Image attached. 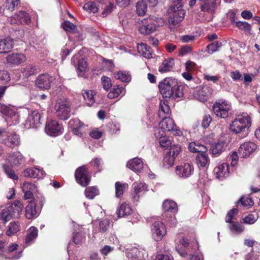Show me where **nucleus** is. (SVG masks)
Returning <instances> with one entry per match:
<instances>
[{"label": "nucleus", "mask_w": 260, "mask_h": 260, "mask_svg": "<svg viewBox=\"0 0 260 260\" xmlns=\"http://www.w3.org/2000/svg\"><path fill=\"white\" fill-rule=\"evenodd\" d=\"M158 87L164 98L176 99L183 95L182 88L177 84L175 79L167 78L159 83Z\"/></svg>", "instance_id": "f257e3e1"}, {"label": "nucleus", "mask_w": 260, "mask_h": 260, "mask_svg": "<svg viewBox=\"0 0 260 260\" xmlns=\"http://www.w3.org/2000/svg\"><path fill=\"white\" fill-rule=\"evenodd\" d=\"M251 124V119L246 113L237 115L230 124V130L235 134H242L246 136Z\"/></svg>", "instance_id": "f03ea898"}, {"label": "nucleus", "mask_w": 260, "mask_h": 260, "mask_svg": "<svg viewBox=\"0 0 260 260\" xmlns=\"http://www.w3.org/2000/svg\"><path fill=\"white\" fill-rule=\"evenodd\" d=\"M169 23L170 25L175 26L178 24L184 18L185 12L181 5L170 6L168 10Z\"/></svg>", "instance_id": "7ed1b4c3"}, {"label": "nucleus", "mask_w": 260, "mask_h": 260, "mask_svg": "<svg viewBox=\"0 0 260 260\" xmlns=\"http://www.w3.org/2000/svg\"><path fill=\"white\" fill-rule=\"evenodd\" d=\"M56 116L61 120H67L70 116L71 109L69 103L64 100H58L54 107Z\"/></svg>", "instance_id": "20e7f679"}, {"label": "nucleus", "mask_w": 260, "mask_h": 260, "mask_svg": "<svg viewBox=\"0 0 260 260\" xmlns=\"http://www.w3.org/2000/svg\"><path fill=\"white\" fill-rule=\"evenodd\" d=\"M231 108V105L224 101L215 102L213 105L212 109L217 117L225 119L229 116Z\"/></svg>", "instance_id": "39448f33"}, {"label": "nucleus", "mask_w": 260, "mask_h": 260, "mask_svg": "<svg viewBox=\"0 0 260 260\" xmlns=\"http://www.w3.org/2000/svg\"><path fill=\"white\" fill-rule=\"evenodd\" d=\"M1 112L6 117V119L8 122H11L10 124L16 125L19 121V115L16 112L5 105L0 106Z\"/></svg>", "instance_id": "423d86ee"}, {"label": "nucleus", "mask_w": 260, "mask_h": 260, "mask_svg": "<svg viewBox=\"0 0 260 260\" xmlns=\"http://www.w3.org/2000/svg\"><path fill=\"white\" fill-rule=\"evenodd\" d=\"M77 182L83 187L87 186L90 181V177L85 166H83L77 168L75 173Z\"/></svg>", "instance_id": "0eeeda50"}, {"label": "nucleus", "mask_w": 260, "mask_h": 260, "mask_svg": "<svg viewBox=\"0 0 260 260\" xmlns=\"http://www.w3.org/2000/svg\"><path fill=\"white\" fill-rule=\"evenodd\" d=\"M45 131L49 135L56 136L62 133L63 128L56 120H50L46 122Z\"/></svg>", "instance_id": "6e6552de"}, {"label": "nucleus", "mask_w": 260, "mask_h": 260, "mask_svg": "<svg viewBox=\"0 0 260 260\" xmlns=\"http://www.w3.org/2000/svg\"><path fill=\"white\" fill-rule=\"evenodd\" d=\"M152 237L155 241L160 240L166 234L167 231L164 223L160 221H155L151 228Z\"/></svg>", "instance_id": "1a4fd4ad"}, {"label": "nucleus", "mask_w": 260, "mask_h": 260, "mask_svg": "<svg viewBox=\"0 0 260 260\" xmlns=\"http://www.w3.org/2000/svg\"><path fill=\"white\" fill-rule=\"evenodd\" d=\"M41 115L37 110L32 111L29 114L24 126L26 128H37L41 124Z\"/></svg>", "instance_id": "9d476101"}, {"label": "nucleus", "mask_w": 260, "mask_h": 260, "mask_svg": "<svg viewBox=\"0 0 260 260\" xmlns=\"http://www.w3.org/2000/svg\"><path fill=\"white\" fill-rule=\"evenodd\" d=\"M142 25L139 26L140 32L143 35H148L154 32L156 28V24H154L150 18L141 20Z\"/></svg>", "instance_id": "9b49d317"}, {"label": "nucleus", "mask_w": 260, "mask_h": 260, "mask_svg": "<svg viewBox=\"0 0 260 260\" xmlns=\"http://www.w3.org/2000/svg\"><path fill=\"white\" fill-rule=\"evenodd\" d=\"M257 147L256 145L252 142H246L242 144L239 148L238 152L241 157L249 156Z\"/></svg>", "instance_id": "f8f14e48"}, {"label": "nucleus", "mask_w": 260, "mask_h": 260, "mask_svg": "<svg viewBox=\"0 0 260 260\" xmlns=\"http://www.w3.org/2000/svg\"><path fill=\"white\" fill-rule=\"evenodd\" d=\"M132 187L134 191L132 193V198L134 201H138L140 198V193L145 192L147 190V185L142 182H134L133 184Z\"/></svg>", "instance_id": "ddd939ff"}, {"label": "nucleus", "mask_w": 260, "mask_h": 260, "mask_svg": "<svg viewBox=\"0 0 260 260\" xmlns=\"http://www.w3.org/2000/svg\"><path fill=\"white\" fill-rule=\"evenodd\" d=\"M193 172V168L188 163H185L183 165L177 166L176 168V174L182 178L189 177Z\"/></svg>", "instance_id": "4468645a"}, {"label": "nucleus", "mask_w": 260, "mask_h": 260, "mask_svg": "<svg viewBox=\"0 0 260 260\" xmlns=\"http://www.w3.org/2000/svg\"><path fill=\"white\" fill-rule=\"evenodd\" d=\"M6 59L7 63L14 65H19L26 60L25 55L22 53H13L8 55Z\"/></svg>", "instance_id": "2eb2a0df"}, {"label": "nucleus", "mask_w": 260, "mask_h": 260, "mask_svg": "<svg viewBox=\"0 0 260 260\" xmlns=\"http://www.w3.org/2000/svg\"><path fill=\"white\" fill-rule=\"evenodd\" d=\"M52 78V77L48 74L40 75L36 80V84L40 88L48 89L51 86Z\"/></svg>", "instance_id": "dca6fc26"}, {"label": "nucleus", "mask_w": 260, "mask_h": 260, "mask_svg": "<svg viewBox=\"0 0 260 260\" xmlns=\"http://www.w3.org/2000/svg\"><path fill=\"white\" fill-rule=\"evenodd\" d=\"M24 177L34 178H42L45 176L44 171L37 168H29L23 172Z\"/></svg>", "instance_id": "f3484780"}, {"label": "nucleus", "mask_w": 260, "mask_h": 260, "mask_svg": "<svg viewBox=\"0 0 260 260\" xmlns=\"http://www.w3.org/2000/svg\"><path fill=\"white\" fill-rule=\"evenodd\" d=\"M219 0H205L203 4H201L200 8L202 11L209 14L214 13L217 8V2Z\"/></svg>", "instance_id": "a211bd4d"}, {"label": "nucleus", "mask_w": 260, "mask_h": 260, "mask_svg": "<svg viewBox=\"0 0 260 260\" xmlns=\"http://www.w3.org/2000/svg\"><path fill=\"white\" fill-rule=\"evenodd\" d=\"M7 207L11 212V215H12L13 218H18L22 212L23 206L20 201L16 200Z\"/></svg>", "instance_id": "6ab92c4d"}, {"label": "nucleus", "mask_w": 260, "mask_h": 260, "mask_svg": "<svg viewBox=\"0 0 260 260\" xmlns=\"http://www.w3.org/2000/svg\"><path fill=\"white\" fill-rule=\"evenodd\" d=\"M14 47V40L11 38L0 40V53H8Z\"/></svg>", "instance_id": "aec40b11"}, {"label": "nucleus", "mask_w": 260, "mask_h": 260, "mask_svg": "<svg viewBox=\"0 0 260 260\" xmlns=\"http://www.w3.org/2000/svg\"><path fill=\"white\" fill-rule=\"evenodd\" d=\"M7 159L12 166H18L24 160L23 156L18 151L10 153Z\"/></svg>", "instance_id": "412c9836"}, {"label": "nucleus", "mask_w": 260, "mask_h": 260, "mask_svg": "<svg viewBox=\"0 0 260 260\" xmlns=\"http://www.w3.org/2000/svg\"><path fill=\"white\" fill-rule=\"evenodd\" d=\"M160 128L164 133L165 132H170L174 130L175 127V124L174 120L169 117L162 118V120L159 122Z\"/></svg>", "instance_id": "4be33fe9"}, {"label": "nucleus", "mask_w": 260, "mask_h": 260, "mask_svg": "<svg viewBox=\"0 0 260 260\" xmlns=\"http://www.w3.org/2000/svg\"><path fill=\"white\" fill-rule=\"evenodd\" d=\"M162 208L165 214H167L168 213H171L173 216H174V214L178 211L177 204L173 201H165L163 203Z\"/></svg>", "instance_id": "5701e85b"}, {"label": "nucleus", "mask_w": 260, "mask_h": 260, "mask_svg": "<svg viewBox=\"0 0 260 260\" xmlns=\"http://www.w3.org/2000/svg\"><path fill=\"white\" fill-rule=\"evenodd\" d=\"M127 167L135 172H140L143 168V163L139 158H134L127 164Z\"/></svg>", "instance_id": "b1692460"}, {"label": "nucleus", "mask_w": 260, "mask_h": 260, "mask_svg": "<svg viewBox=\"0 0 260 260\" xmlns=\"http://www.w3.org/2000/svg\"><path fill=\"white\" fill-rule=\"evenodd\" d=\"M196 160L200 168H206L210 163V159L206 152L199 153L196 157Z\"/></svg>", "instance_id": "393cba45"}, {"label": "nucleus", "mask_w": 260, "mask_h": 260, "mask_svg": "<svg viewBox=\"0 0 260 260\" xmlns=\"http://www.w3.org/2000/svg\"><path fill=\"white\" fill-rule=\"evenodd\" d=\"M218 178H224L229 175L228 165L226 163H222L214 169Z\"/></svg>", "instance_id": "a878e982"}, {"label": "nucleus", "mask_w": 260, "mask_h": 260, "mask_svg": "<svg viewBox=\"0 0 260 260\" xmlns=\"http://www.w3.org/2000/svg\"><path fill=\"white\" fill-rule=\"evenodd\" d=\"M137 49L139 53L144 57L146 58H151L152 57L151 48L146 44L141 43V44L138 45Z\"/></svg>", "instance_id": "bb28decb"}, {"label": "nucleus", "mask_w": 260, "mask_h": 260, "mask_svg": "<svg viewBox=\"0 0 260 260\" xmlns=\"http://www.w3.org/2000/svg\"><path fill=\"white\" fill-rule=\"evenodd\" d=\"M188 149L192 152H198L201 153L202 152H206L207 148L204 145L201 144L199 142H192L189 144Z\"/></svg>", "instance_id": "cd10ccee"}, {"label": "nucleus", "mask_w": 260, "mask_h": 260, "mask_svg": "<svg viewBox=\"0 0 260 260\" xmlns=\"http://www.w3.org/2000/svg\"><path fill=\"white\" fill-rule=\"evenodd\" d=\"M170 109L168 102L161 101L159 103L158 116L160 118L167 117L170 114Z\"/></svg>", "instance_id": "c85d7f7f"}, {"label": "nucleus", "mask_w": 260, "mask_h": 260, "mask_svg": "<svg viewBox=\"0 0 260 260\" xmlns=\"http://www.w3.org/2000/svg\"><path fill=\"white\" fill-rule=\"evenodd\" d=\"M5 143L9 147L13 148L20 145L19 136L16 134H12L8 137Z\"/></svg>", "instance_id": "c756f323"}, {"label": "nucleus", "mask_w": 260, "mask_h": 260, "mask_svg": "<svg viewBox=\"0 0 260 260\" xmlns=\"http://www.w3.org/2000/svg\"><path fill=\"white\" fill-rule=\"evenodd\" d=\"M37 215V212L36 209V204L30 202L27 205L25 209V216L27 219H31Z\"/></svg>", "instance_id": "7c9ffc66"}, {"label": "nucleus", "mask_w": 260, "mask_h": 260, "mask_svg": "<svg viewBox=\"0 0 260 260\" xmlns=\"http://www.w3.org/2000/svg\"><path fill=\"white\" fill-rule=\"evenodd\" d=\"M173 59H168L164 60L158 68V71L160 73H165L170 71L173 66Z\"/></svg>", "instance_id": "2f4dec72"}, {"label": "nucleus", "mask_w": 260, "mask_h": 260, "mask_svg": "<svg viewBox=\"0 0 260 260\" xmlns=\"http://www.w3.org/2000/svg\"><path fill=\"white\" fill-rule=\"evenodd\" d=\"M38 235V230L35 227H31L28 231L25 238V244L28 245L30 244Z\"/></svg>", "instance_id": "473e14b6"}, {"label": "nucleus", "mask_w": 260, "mask_h": 260, "mask_svg": "<svg viewBox=\"0 0 260 260\" xmlns=\"http://www.w3.org/2000/svg\"><path fill=\"white\" fill-rule=\"evenodd\" d=\"M15 18L20 21V23L28 24L30 22L29 15L26 12L23 11H19L16 14Z\"/></svg>", "instance_id": "72a5a7b5"}, {"label": "nucleus", "mask_w": 260, "mask_h": 260, "mask_svg": "<svg viewBox=\"0 0 260 260\" xmlns=\"http://www.w3.org/2000/svg\"><path fill=\"white\" fill-rule=\"evenodd\" d=\"M114 77L122 82H129L131 80V75L125 71H119L114 73Z\"/></svg>", "instance_id": "f704fd0d"}, {"label": "nucleus", "mask_w": 260, "mask_h": 260, "mask_svg": "<svg viewBox=\"0 0 260 260\" xmlns=\"http://www.w3.org/2000/svg\"><path fill=\"white\" fill-rule=\"evenodd\" d=\"M94 91L92 90L85 91L83 93V96L88 106L92 105L95 102Z\"/></svg>", "instance_id": "c9c22d12"}, {"label": "nucleus", "mask_w": 260, "mask_h": 260, "mask_svg": "<svg viewBox=\"0 0 260 260\" xmlns=\"http://www.w3.org/2000/svg\"><path fill=\"white\" fill-rule=\"evenodd\" d=\"M224 149V144L222 142H217L212 144L210 148V151L213 155L221 153Z\"/></svg>", "instance_id": "e433bc0d"}, {"label": "nucleus", "mask_w": 260, "mask_h": 260, "mask_svg": "<svg viewBox=\"0 0 260 260\" xmlns=\"http://www.w3.org/2000/svg\"><path fill=\"white\" fill-rule=\"evenodd\" d=\"M137 12L138 15H144L147 10V5L144 1H139L136 4Z\"/></svg>", "instance_id": "4c0bfd02"}, {"label": "nucleus", "mask_w": 260, "mask_h": 260, "mask_svg": "<svg viewBox=\"0 0 260 260\" xmlns=\"http://www.w3.org/2000/svg\"><path fill=\"white\" fill-rule=\"evenodd\" d=\"M12 218H13L12 215H11V212H10L7 206L5 207L0 212V220L3 223H6Z\"/></svg>", "instance_id": "58836bf2"}, {"label": "nucleus", "mask_w": 260, "mask_h": 260, "mask_svg": "<svg viewBox=\"0 0 260 260\" xmlns=\"http://www.w3.org/2000/svg\"><path fill=\"white\" fill-rule=\"evenodd\" d=\"M128 186L126 183H122L117 181L115 184V196L117 198L121 197L124 192V189Z\"/></svg>", "instance_id": "ea45409f"}, {"label": "nucleus", "mask_w": 260, "mask_h": 260, "mask_svg": "<svg viewBox=\"0 0 260 260\" xmlns=\"http://www.w3.org/2000/svg\"><path fill=\"white\" fill-rule=\"evenodd\" d=\"M131 212V208L127 204H123L119 207L117 212V215L119 217H121L130 214Z\"/></svg>", "instance_id": "a19ab883"}, {"label": "nucleus", "mask_w": 260, "mask_h": 260, "mask_svg": "<svg viewBox=\"0 0 260 260\" xmlns=\"http://www.w3.org/2000/svg\"><path fill=\"white\" fill-rule=\"evenodd\" d=\"M123 90V87L119 86V85L116 86L113 88L110 92L108 94V98L111 99L116 98L122 93Z\"/></svg>", "instance_id": "79ce46f5"}, {"label": "nucleus", "mask_w": 260, "mask_h": 260, "mask_svg": "<svg viewBox=\"0 0 260 260\" xmlns=\"http://www.w3.org/2000/svg\"><path fill=\"white\" fill-rule=\"evenodd\" d=\"M20 230V225L17 221H13L10 223L6 234L8 236H11Z\"/></svg>", "instance_id": "37998d69"}, {"label": "nucleus", "mask_w": 260, "mask_h": 260, "mask_svg": "<svg viewBox=\"0 0 260 260\" xmlns=\"http://www.w3.org/2000/svg\"><path fill=\"white\" fill-rule=\"evenodd\" d=\"M98 194L99 190L97 187L94 186L88 187L85 190L86 197L89 199H93Z\"/></svg>", "instance_id": "c03bdc74"}, {"label": "nucleus", "mask_w": 260, "mask_h": 260, "mask_svg": "<svg viewBox=\"0 0 260 260\" xmlns=\"http://www.w3.org/2000/svg\"><path fill=\"white\" fill-rule=\"evenodd\" d=\"M2 166L5 173L10 178L14 180H17L18 179V177L12 168L5 164H3Z\"/></svg>", "instance_id": "a18cd8bd"}, {"label": "nucleus", "mask_w": 260, "mask_h": 260, "mask_svg": "<svg viewBox=\"0 0 260 260\" xmlns=\"http://www.w3.org/2000/svg\"><path fill=\"white\" fill-rule=\"evenodd\" d=\"M174 161L173 157L167 154L162 160V166L165 168L169 169L174 165Z\"/></svg>", "instance_id": "49530a36"}, {"label": "nucleus", "mask_w": 260, "mask_h": 260, "mask_svg": "<svg viewBox=\"0 0 260 260\" xmlns=\"http://www.w3.org/2000/svg\"><path fill=\"white\" fill-rule=\"evenodd\" d=\"M181 150V148L179 145H173L170 146L169 151L167 152V154L173 157V158L175 159V158L180 152Z\"/></svg>", "instance_id": "de8ad7c7"}, {"label": "nucleus", "mask_w": 260, "mask_h": 260, "mask_svg": "<svg viewBox=\"0 0 260 260\" xmlns=\"http://www.w3.org/2000/svg\"><path fill=\"white\" fill-rule=\"evenodd\" d=\"M229 228L231 231L236 233H242L244 229L243 225L238 222H233L229 225Z\"/></svg>", "instance_id": "09e8293b"}, {"label": "nucleus", "mask_w": 260, "mask_h": 260, "mask_svg": "<svg viewBox=\"0 0 260 260\" xmlns=\"http://www.w3.org/2000/svg\"><path fill=\"white\" fill-rule=\"evenodd\" d=\"M83 8L89 12H92L93 13L97 12L98 11L96 4L93 2L86 3L83 6Z\"/></svg>", "instance_id": "8fccbe9b"}, {"label": "nucleus", "mask_w": 260, "mask_h": 260, "mask_svg": "<svg viewBox=\"0 0 260 260\" xmlns=\"http://www.w3.org/2000/svg\"><path fill=\"white\" fill-rule=\"evenodd\" d=\"M87 67V62L84 59L82 58L79 60L78 70L81 76H83L86 72Z\"/></svg>", "instance_id": "3c124183"}, {"label": "nucleus", "mask_w": 260, "mask_h": 260, "mask_svg": "<svg viewBox=\"0 0 260 260\" xmlns=\"http://www.w3.org/2000/svg\"><path fill=\"white\" fill-rule=\"evenodd\" d=\"M20 3V0H7L6 7L7 10L12 12Z\"/></svg>", "instance_id": "603ef678"}, {"label": "nucleus", "mask_w": 260, "mask_h": 260, "mask_svg": "<svg viewBox=\"0 0 260 260\" xmlns=\"http://www.w3.org/2000/svg\"><path fill=\"white\" fill-rule=\"evenodd\" d=\"M110 221L107 219H104L99 222V231L101 233L106 232L110 225Z\"/></svg>", "instance_id": "864d4df0"}, {"label": "nucleus", "mask_w": 260, "mask_h": 260, "mask_svg": "<svg viewBox=\"0 0 260 260\" xmlns=\"http://www.w3.org/2000/svg\"><path fill=\"white\" fill-rule=\"evenodd\" d=\"M164 133L161 134V137L159 139V143L161 147L167 148L171 146V141L167 137L162 136Z\"/></svg>", "instance_id": "5fc2aeb1"}, {"label": "nucleus", "mask_w": 260, "mask_h": 260, "mask_svg": "<svg viewBox=\"0 0 260 260\" xmlns=\"http://www.w3.org/2000/svg\"><path fill=\"white\" fill-rule=\"evenodd\" d=\"M36 185L30 182H25L22 186L23 191H30L34 192L36 190Z\"/></svg>", "instance_id": "6e6d98bb"}, {"label": "nucleus", "mask_w": 260, "mask_h": 260, "mask_svg": "<svg viewBox=\"0 0 260 260\" xmlns=\"http://www.w3.org/2000/svg\"><path fill=\"white\" fill-rule=\"evenodd\" d=\"M85 238V236L81 232H78L74 234L72 241L76 244H80Z\"/></svg>", "instance_id": "4d7b16f0"}, {"label": "nucleus", "mask_w": 260, "mask_h": 260, "mask_svg": "<svg viewBox=\"0 0 260 260\" xmlns=\"http://www.w3.org/2000/svg\"><path fill=\"white\" fill-rule=\"evenodd\" d=\"M103 87L106 90H108L112 86L111 79L106 76H103L101 78Z\"/></svg>", "instance_id": "13d9d810"}, {"label": "nucleus", "mask_w": 260, "mask_h": 260, "mask_svg": "<svg viewBox=\"0 0 260 260\" xmlns=\"http://www.w3.org/2000/svg\"><path fill=\"white\" fill-rule=\"evenodd\" d=\"M236 25L239 28L244 31H249L251 29L250 25L245 21H237L236 22Z\"/></svg>", "instance_id": "bf43d9fd"}, {"label": "nucleus", "mask_w": 260, "mask_h": 260, "mask_svg": "<svg viewBox=\"0 0 260 260\" xmlns=\"http://www.w3.org/2000/svg\"><path fill=\"white\" fill-rule=\"evenodd\" d=\"M221 43L219 41H215L210 44L208 45L207 48L209 51L214 52L218 51V49L221 47Z\"/></svg>", "instance_id": "052dcab7"}, {"label": "nucleus", "mask_w": 260, "mask_h": 260, "mask_svg": "<svg viewBox=\"0 0 260 260\" xmlns=\"http://www.w3.org/2000/svg\"><path fill=\"white\" fill-rule=\"evenodd\" d=\"M243 206H252L253 202L251 199L247 197H242L239 200Z\"/></svg>", "instance_id": "680f3d73"}, {"label": "nucleus", "mask_w": 260, "mask_h": 260, "mask_svg": "<svg viewBox=\"0 0 260 260\" xmlns=\"http://www.w3.org/2000/svg\"><path fill=\"white\" fill-rule=\"evenodd\" d=\"M238 212V210L236 208L231 209L227 214L225 217V222L231 223L232 220L234 219V216H235Z\"/></svg>", "instance_id": "e2e57ef3"}, {"label": "nucleus", "mask_w": 260, "mask_h": 260, "mask_svg": "<svg viewBox=\"0 0 260 260\" xmlns=\"http://www.w3.org/2000/svg\"><path fill=\"white\" fill-rule=\"evenodd\" d=\"M63 28L68 31H72L75 29L76 26L69 21H66L62 24Z\"/></svg>", "instance_id": "0e129e2a"}, {"label": "nucleus", "mask_w": 260, "mask_h": 260, "mask_svg": "<svg viewBox=\"0 0 260 260\" xmlns=\"http://www.w3.org/2000/svg\"><path fill=\"white\" fill-rule=\"evenodd\" d=\"M243 222L247 224H253L257 220V218L252 214H249L243 219Z\"/></svg>", "instance_id": "69168bd1"}, {"label": "nucleus", "mask_w": 260, "mask_h": 260, "mask_svg": "<svg viewBox=\"0 0 260 260\" xmlns=\"http://www.w3.org/2000/svg\"><path fill=\"white\" fill-rule=\"evenodd\" d=\"M212 120L211 117L209 114L205 115L203 118L202 126L204 128H207L209 126Z\"/></svg>", "instance_id": "338daca9"}, {"label": "nucleus", "mask_w": 260, "mask_h": 260, "mask_svg": "<svg viewBox=\"0 0 260 260\" xmlns=\"http://www.w3.org/2000/svg\"><path fill=\"white\" fill-rule=\"evenodd\" d=\"M69 125L71 128H81L83 123L78 119H74L70 121Z\"/></svg>", "instance_id": "774afa93"}]
</instances>
